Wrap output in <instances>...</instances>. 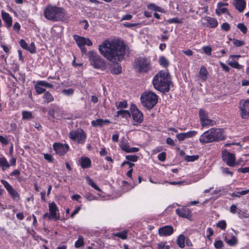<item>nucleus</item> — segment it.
Here are the masks:
<instances>
[{"instance_id":"1","label":"nucleus","mask_w":249,"mask_h":249,"mask_svg":"<svg viewBox=\"0 0 249 249\" xmlns=\"http://www.w3.org/2000/svg\"><path fill=\"white\" fill-rule=\"evenodd\" d=\"M100 53L108 60L115 62L110 67L111 72L115 74L121 72L122 67L117 62L123 59L125 47L124 43L106 40L99 46Z\"/></svg>"},{"instance_id":"2","label":"nucleus","mask_w":249,"mask_h":249,"mask_svg":"<svg viewBox=\"0 0 249 249\" xmlns=\"http://www.w3.org/2000/svg\"><path fill=\"white\" fill-rule=\"evenodd\" d=\"M170 84V77L169 72L167 71H160L154 77L153 79L154 88L162 92L169 91Z\"/></svg>"},{"instance_id":"3","label":"nucleus","mask_w":249,"mask_h":249,"mask_svg":"<svg viewBox=\"0 0 249 249\" xmlns=\"http://www.w3.org/2000/svg\"><path fill=\"white\" fill-rule=\"evenodd\" d=\"M45 17L48 20L58 21L65 19V11L62 7L48 5L44 11Z\"/></svg>"},{"instance_id":"4","label":"nucleus","mask_w":249,"mask_h":249,"mask_svg":"<svg viewBox=\"0 0 249 249\" xmlns=\"http://www.w3.org/2000/svg\"><path fill=\"white\" fill-rule=\"evenodd\" d=\"M142 105L147 109L152 108L158 102V96L152 91L145 92L141 96Z\"/></svg>"},{"instance_id":"5","label":"nucleus","mask_w":249,"mask_h":249,"mask_svg":"<svg viewBox=\"0 0 249 249\" xmlns=\"http://www.w3.org/2000/svg\"><path fill=\"white\" fill-rule=\"evenodd\" d=\"M90 65L94 68L103 69L105 67L104 60L94 51L87 53Z\"/></svg>"},{"instance_id":"6","label":"nucleus","mask_w":249,"mask_h":249,"mask_svg":"<svg viewBox=\"0 0 249 249\" xmlns=\"http://www.w3.org/2000/svg\"><path fill=\"white\" fill-rule=\"evenodd\" d=\"M73 38L75 40L78 46L80 48L82 55H83L87 53V50L85 47V45L90 46L92 45V42L89 39L85 37L79 36L77 35L73 36Z\"/></svg>"},{"instance_id":"7","label":"nucleus","mask_w":249,"mask_h":249,"mask_svg":"<svg viewBox=\"0 0 249 249\" xmlns=\"http://www.w3.org/2000/svg\"><path fill=\"white\" fill-rule=\"evenodd\" d=\"M49 210L50 214L46 213L44 214L43 219H48L50 220L53 219L55 220H57L59 219V213H58L59 210L56 204L53 202L49 204Z\"/></svg>"},{"instance_id":"8","label":"nucleus","mask_w":249,"mask_h":249,"mask_svg":"<svg viewBox=\"0 0 249 249\" xmlns=\"http://www.w3.org/2000/svg\"><path fill=\"white\" fill-rule=\"evenodd\" d=\"M69 136L71 140L80 144L84 143L87 137L86 133L82 129L71 131L70 132Z\"/></svg>"},{"instance_id":"9","label":"nucleus","mask_w":249,"mask_h":249,"mask_svg":"<svg viewBox=\"0 0 249 249\" xmlns=\"http://www.w3.org/2000/svg\"><path fill=\"white\" fill-rule=\"evenodd\" d=\"M136 68L140 72H146L150 69L149 62L147 58L144 57H139L136 61Z\"/></svg>"},{"instance_id":"10","label":"nucleus","mask_w":249,"mask_h":249,"mask_svg":"<svg viewBox=\"0 0 249 249\" xmlns=\"http://www.w3.org/2000/svg\"><path fill=\"white\" fill-rule=\"evenodd\" d=\"M238 107L242 119H246L249 118V100H241Z\"/></svg>"},{"instance_id":"11","label":"nucleus","mask_w":249,"mask_h":249,"mask_svg":"<svg viewBox=\"0 0 249 249\" xmlns=\"http://www.w3.org/2000/svg\"><path fill=\"white\" fill-rule=\"evenodd\" d=\"M200 120L202 126H213L215 122L208 118V114L203 109H200L199 111Z\"/></svg>"},{"instance_id":"12","label":"nucleus","mask_w":249,"mask_h":249,"mask_svg":"<svg viewBox=\"0 0 249 249\" xmlns=\"http://www.w3.org/2000/svg\"><path fill=\"white\" fill-rule=\"evenodd\" d=\"M222 158L223 160L229 166L234 167L235 165V155L231 153L227 150L222 152Z\"/></svg>"},{"instance_id":"13","label":"nucleus","mask_w":249,"mask_h":249,"mask_svg":"<svg viewBox=\"0 0 249 249\" xmlns=\"http://www.w3.org/2000/svg\"><path fill=\"white\" fill-rule=\"evenodd\" d=\"M131 112L132 118L135 122L138 123H141L142 122L143 115L134 105H132L131 106Z\"/></svg>"},{"instance_id":"14","label":"nucleus","mask_w":249,"mask_h":249,"mask_svg":"<svg viewBox=\"0 0 249 249\" xmlns=\"http://www.w3.org/2000/svg\"><path fill=\"white\" fill-rule=\"evenodd\" d=\"M0 181L13 199H18V194L7 181L1 179Z\"/></svg>"},{"instance_id":"15","label":"nucleus","mask_w":249,"mask_h":249,"mask_svg":"<svg viewBox=\"0 0 249 249\" xmlns=\"http://www.w3.org/2000/svg\"><path fill=\"white\" fill-rule=\"evenodd\" d=\"M210 133H212V137L214 139V142L219 141L224 139V135L222 129L220 128H212L210 129Z\"/></svg>"},{"instance_id":"16","label":"nucleus","mask_w":249,"mask_h":249,"mask_svg":"<svg viewBox=\"0 0 249 249\" xmlns=\"http://www.w3.org/2000/svg\"><path fill=\"white\" fill-rule=\"evenodd\" d=\"M53 149L56 153L60 155H64L69 149V146L68 144L59 143H55L53 145Z\"/></svg>"},{"instance_id":"17","label":"nucleus","mask_w":249,"mask_h":249,"mask_svg":"<svg viewBox=\"0 0 249 249\" xmlns=\"http://www.w3.org/2000/svg\"><path fill=\"white\" fill-rule=\"evenodd\" d=\"M158 232L160 236H168L174 232V229L171 226H164L159 229Z\"/></svg>"},{"instance_id":"18","label":"nucleus","mask_w":249,"mask_h":249,"mask_svg":"<svg viewBox=\"0 0 249 249\" xmlns=\"http://www.w3.org/2000/svg\"><path fill=\"white\" fill-rule=\"evenodd\" d=\"M212 133H210V130L204 132L199 138V141L202 144L212 142H214L213 139Z\"/></svg>"},{"instance_id":"19","label":"nucleus","mask_w":249,"mask_h":249,"mask_svg":"<svg viewBox=\"0 0 249 249\" xmlns=\"http://www.w3.org/2000/svg\"><path fill=\"white\" fill-rule=\"evenodd\" d=\"M176 213L181 217L188 218L191 217V212L189 209L184 207L177 209L176 210Z\"/></svg>"},{"instance_id":"20","label":"nucleus","mask_w":249,"mask_h":249,"mask_svg":"<svg viewBox=\"0 0 249 249\" xmlns=\"http://www.w3.org/2000/svg\"><path fill=\"white\" fill-rule=\"evenodd\" d=\"M233 5L239 12H242L246 7V1L244 0H233Z\"/></svg>"},{"instance_id":"21","label":"nucleus","mask_w":249,"mask_h":249,"mask_svg":"<svg viewBox=\"0 0 249 249\" xmlns=\"http://www.w3.org/2000/svg\"><path fill=\"white\" fill-rule=\"evenodd\" d=\"M2 19L5 22L7 28H10L12 25V18L10 15L3 11L1 12Z\"/></svg>"},{"instance_id":"22","label":"nucleus","mask_w":249,"mask_h":249,"mask_svg":"<svg viewBox=\"0 0 249 249\" xmlns=\"http://www.w3.org/2000/svg\"><path fill=\"white\" fill-rule=\"evenodd\" d=\"M204 20L206 21L207 26L210 28H215L218 25L217 20L210 17H206L204 18Z\"/></svg>"},{"instance_id":"23","label":"nucleus","mask_w":249,"mask_h":249,"mask_svg":"<svg viewBox=\"0 0 249 249\" xmlns=\"http://www.w3.org/2000/svg\"><path fill=\"white\" fill-rule=\"evenodd\" d=\"M80 163L82 168L86 169L90 167L91 161L88 157H82L80 159Z\"/></svg>"},{"instance_id":"24","label":"nucleus","mask_w":249,"mask_h":249,"mask_svg":"<svg viewBox=\"0 0 249 249\" xmlns=\"http://www.w3.org/2000/svg\"><path fill=\"white\" fill-rule=\"evenodd\" d=\"M224 3L219 2L217 4V9L215 10L216 14L220 16L222 13H226L227 15H229L228 10L227 8H224Z\"/></svg>"},{"instance_id":"25","label":"nucleus","mask_w":249,"mask_h":249,"mask_svg":"<svg viewBox=\"0 0 249 249\" xmlns=\"http://www.w3.org/2000/svg\"><path fill=\"white\" fill-rule=\"evenodd\" d=\"M106 123L109 124L110 121L107 119L103 120L102 119H98L91 122L92 125L94 127L98 126H102Z\"/></svg>"},{"instance_id":"26","label":"nucleus","mask_w":249,"mask_h":249,"mask_svg":"<svg viewBox=\"0 0 249 249\" xmlns=\"http://www.w3.org/2000/svg\"><path fill=\"white\" fill-rule=\"evenodd\" d=\"M225 241L230 246L235 245L237 242L235 236L233 235L229 236V235L225 236Z\"/></svg>"},{"instance_id":"27","label":"nucleus","mask_w":249,"mask_h":249,"mask_svg":"<svg viewBox=\"0 0 249 249\" xmlns=\"http://www.w3.org/2000/svg\"><path fill=\"white\" fill-rule=\"evenodd\" d=\"M208 71L206 68L204 66H201L200 69L199 76L203 81H205L207 77Z\"/></svg>"},{"instance_id":"28","label":"nucleus","mask_w":249,"mask_h":249,"mask_svg":"<svg viewBox=\"0 0 249 249\" xmlns=\"http://www.w3.org/2000/svg\"><path fill=\"white\" fill-rule=\"evenodd\" d=\"M0 166L2 171H5L10 167V164L4 157L0 158Z\"/></svg>"},{"instance_id":"29","label":"nucleus","mask_w":249,"mask_h":249,"mask_svg":"<svg viewBox=\"0 0 249 249\" xmlns=\"http://www.w3.org/2000/svg\"><path fill=\"white\" fill-rule=\"evenodd\" d=\"M43 98L45 102L49 103L53 101L54 99L52 95L49 92L47 91L45 92L43 95Z\"/></svg>"},{"instance_id":"30","label":"nucleus","mask_w":249,"mask_h":249,"mask_svg":"<svg viewBox=\"0 0 249 249\" xmlns=\"http://www.w3.org/2000/svg\"><path fill=\"white\" fill-rule=\"evenodd\" d=\"M185 237L183 235H180L177 240V242L178 246L183 248L185 246L184 242H185Z\"/></svg>"},{"instance_id":"31","label":"nucleus","mask_w":249,"mask_h":249,"mask_svg":"<svg viewBox=\"0 0 249 249\" xmlns=\"http://www.w3.org/2000/svg\"><path fill=\"white\" fill-rule=\"evenodd\" d=\"M22 118L23 120H29L33 118L32 113L28 111H23L22 112Z\"/></svg>"},{"instance_id":"32","label":"nucleus","mask_w":249,"mask_h":249,"mask_svg":"<svg viewBox=\"0 0 249 249\" xmlns=\"http://www.w3.org/2000/svg\"><path fill=\"white\" fill-rule=\"evenodd\" d=\"M117 113L118 116H121L123 118H127L130 117V113L128 110H120L118 111Z\"/></svg>"},{"instance_id":"33","label":"nucleus","mask_w":249,"mask_h":249,"mask_svg":"<svg viewBox=\"0 0 249 249\" xmlns=\"http://www.w3.org/2000/svg\"><path fill=\"white\" fill-rule=\"evenodd\" d=\"M159 63L164 67H167L169 65L168 60L164 56H161L159 59Z\"/></svg>"},{"instance_id":"34","label":"nucleus","mask_w":249,"mask_h":249,"mask_svg":"<svg viewBox=\"0 0 249 249\" xmlns=\"http://www.w3.org/2000/svg\"><path fill=\"white\" fill-rule=\"evenodd\" d=\"M38 85H40L41 87L52 88L53 85L50 83L47 82L45 81H39L36 82Z\"/></svg>"},{"instance_id":"35","label":"nucleus","mask_w":249,"mask_h":249,"mask_svg":"<svg viewBox=\"0 0 249 249\" xmlns=\"http://www.w3.org/2000/svg\"><path fill=\"white\" fill-rule=\"evenodd\" d=\"M84 245V240L82 236H80L78 237V239L75 243V248H79Z\"/></svg>"},{"instance_id":"36","label":"nucleus","mask_w":249,"mask_h":249,"mask_svg":"<svg viewBox=\"0 0 249 249\" xmlns=\"http://www.w3.org/2000/svg\"><path fill=\"white\" fill-rule=\"evenodd\" d=\"M147 7L149 10H151L154 11L161 12L162 10L161 8L158 6H156L154 3L149 4Z\"/></svg>"},{"instance_id":"37","label":"nucleus","mask_w":249,"mask_h":249,"mask_svg":"<svg viewBox=\"0 0 249 249\" xmlns=\"http://www.w3.org/2000/svg\"><path fill=\"white\" fill-rule=\"evenodd\" d=\"M228 64L232 68H236L237 69H241V66L239 64L238 62L235 60L230 61L228 62Z\"/></svg>"},{"instance_id":"38","label":"nucleus","mask_w":249,"mask_h":249,"mask_svg":"<svg viewBox=\"0 0 249 249\" xmlns=\"http://www.w3.org/2000/svg\"><path fill=\"white\" fill-rule=\"evenodd\" d=\"M127 106V103L126 101H124L123 102H119L116 103V107L117 109L122 108H125Z\"/></svg>"},{"instance_id":"39","label":"nucleus","mask_w":249,"mask_h":249,"mask_svg":"<svg viewBox=\"0 0 249 249\" xmlns=\"http://www.w3.org/2000/svg\"><path fill=\"white\" fill-rule=\"evenodd\" d=\"M198 158V155L187 156L185 158V160L188 162H192L197 160Z\"/></svg>"},{"instance_id":"40","label":"nucleus","mask_w":249,"mask_h":249,"mask_svg":"<svg viewBox=\"0 0 249 249\" xmlns=\"http://www.w3.org/2000/svg\"><path fill=\"white\" fill-rule=\"evenodd\" d=\"M35 88L38 94H40L45 92L46 89L43 88L40 85H38L37 83L35 85Z\"/></svg>"},{"instance_id":"41","label":"nucleus","mask_w":249,"mask_h":249,"mask_svg":"<svg viewBox=\"0 0 249 249\" xmlns=\"http://www.w3.org/2000/svg\"><path fill=\"white\" fill-rule=\"evenodd\" d=\"M237 27L244 34L247 33L248 29L247 26L243 23H239L237 25Z\"/></svg>"},{"instance_id":"42","label":"nucleus","mask_w":249,"mask_h":249,"mask_svg":"<svg viewBox=\"0 0 249 249\" xmlns=\"http://www.w3.org/2000/svg\"><path fill=\"white\" fill-rule=\"evenodd\" d=\"M114 235L122 239H125L127 238V232L125 231L117 232Z\"/></svg>"},{"instance_id":"43","label":"nucleus","mask_w":249,"mask_h":249,"mask_svg":"<svg viewBox=\"0 0 249 249\" xmlns=\"http://www.w3.org/2000/svg\"><path fill=\"white\" fill-rule=\"evenodd\" d=\"M197 131L193 130V131H190L186 133H183L184 134L185 138H189L194 137L197 134Z\"/></svg>"},{"instance_id":"44","label":"nucleus","mask_w":249,"mask_h":249,"mask_svg":"<svg viewBox=\"0 0 249 249\" xmlns=\"http://www.w3.org/2000/svg\"><path fill=\"white\" fill-rule=\"evenodd\" d=\"M120 147L122 150L127 153H128L130 147L128 145V144L125 143L124 142H122L120 144Z\"/></svg>"},{"instance_id":"45","label":"nucleus","mask_w":249,"mask_h":249,"mask_svg":"<svg viewBox=\"0 0 249 249\" xmlns=\"http://www.w3.org/2000/svg\"><path fill=\"white\" fill-rule=\"evenodd\" d=\"M221 170L223 174L229 175L231 177L233 175V172L230 171L229 169L227 167H221Z\"/></svg>"},{"instance_id":"46","label":"nucleus","mask_w":249,"mask_h":249,"mask_svg":"<svg viewBox=\"0 0 249 249\" xmlns=\"http://www.w3.org/2000/svg\"><path fill=\"white\" fill-rule=\"evenodd\" d=\"M126 159L128 161L136 162L137 161L138 157L136 155H127L126 156Z\"/></svg>"},{"instance_id":"47","label":"nucleus","mask_w":249,"mask_h":249,"mask_svg":"<svg viewBox=\"0 0 249 249\" xmlns=\"http://www.w3.org/2000/svg\"><path fill=\"white\" fill-rule=\"evenodd\" d=\"M233 44L236 47H240L245 44L244 41L239 40L237 39H233Z\"/></svg>"},{"instance_id":"48","label":"nucleus","mask_w":249,"mask_h":249,"mask_svg":"<svg viewBox=\"0 0 249 249\" xmlns=\"http://www.w3.org/2000/svg\"><path fill=\"white\" fill-rule=\"evenodd\" d=\"M89 180V184L91 185L92 187H93L95 190L100 191V189L98 187V186L93 181V180L90 179L89 178H88Z\"/></svg>"},{"instance_id":"49","label":"nucleus","mask_w":249,"mask_h":249,"mask_svg":"<svg viewBox=\"0 0 249 249\" xmlns=\"http://www.w3.org/2000/svg\"><path fill=\"white\" fill-rule=\"evenodd\" d=\"M226 223L224 220H221L217 224V226L222 230H224L226 227Z\"/></svg>"},{"instance_id":"50","label":"nucleus","mask_w":249,"mask_h":249,"mask_svg":"<svg viewBox=\"0 0 249 249\" xmlns=\"http://www.w3.org/2000/svg\"><path fill=\"white\" fill-rule=\"evenodd\" d=\"M168 22L169 23H180L182 22L181 20L177 18H170L168 20Z\"/></svg>"},{"instance_id":"51","label":"nucleus","mask_w":249,"mask_h":249,"mask_svg":"<svg viewBox=\"0 0 249 249\" xmlns=\"http://www.w3.org/2000/svg\"><path fill=\"white\" fill-rule=\"evenodd\" d=\"M203 52L208 55H211L212 52V48L210 46H205L202 48Z\"/></svg>"},{"instance_id":"52","label":"nucleus","mask_w":249,"mask_h":249,"mask_svg":"<svg viewBox=\"0 0 249 249\" xmlns=\"http://www.w3.org/2000/svg\"><path fill=\"white\" fill-rule=\"evenodd\" d=\"M214 246L216 249H219L223 246V244L222 241L217 240L215 242Z\"/></svg>"},{"instance_id":"53","label":"nucleus","mask_w":249,"mask_h":249,"mask_svg":"<svg viewBox=\"0 0 249 249\" xmlns=\"http://www.w3.org/2000/svg\"><path fill=\"white\" fill-rule=\"evenodd\" d=\"M28 50L31 53H35L36 52V47L35 46V44L34 42H32L29 47L28 48Z\"/></svg>"},{"instance_id":"54","label":"nucleus","mask_w":249,"mask_h":249,"mask_svg":"<svg viewBox=\"0 0 249 249\" xmlns=\"http://www.w3.org/2000/svg\"><path fill=\"white\" fill-rule=\"evenodd\" d=\"M166 153L164 152L159 154L158 155V159L161 161H164L166 159Z\"/></svg>"},{"instance_id":"55","label":"nucleus","mask_w":249,"mask_h":249,"mask_svg":"<svg viewBox=\"0 0 249 249\" xmlns=\"http://www.w3.org/2000/svg\"><path fill=\"white\" fill-rule=\"evenodd\" d=\"M44 157L46 160H48L50 162H52L53 161V158L52 156L50 154H44Z\"/></svg>"},{"instance_id":"56","label":"nucleus","mask_w":249,"mask_h":249,"mask_svg":"<svg viewBox=\"0 0 249 249\" xmlns=\"http://www.w3.org/2000/svg\"><path fill=\"white\" fill-rule=\"evenodd\" d=\"M221 28L222 30L225 31H228L230 29V26L229 24H228L227 22H225L222 24L221 26Z\"/></svg>"},{"instance_id":"57","label":"nucleus","mask_w":249,"mask_h":249,"mask_svg":"<svg viewBox=\"0 0 249 249\" xmlns=\"http://www.w3.org/2000/svg\"><path fill=\"white\" fill-rule=\"evenodd\" d=\"M62 92L67 95H72L73 93V90L71 89H63Z\"/></svg>"},{"instance_id":"58","label":"nucleus","mask_w":249,"mask_h":249,"mask_svg":"<svg viewBox=\"0 0 249 249\" xmlns=\"http://www.w3.org/2000/svg\"><path fill=\"white\" fill-rule=\"evenodd\" d=\"M19 43H20V45L21 46V47L22 48H23L24 49L28 50V46L27 43H26V42L23 39H21Z\"/></svg>"},{"instance_id":"59","label":"nucleus","mask_w":249,"mask_h":249,"mask_svg":"<svg viewBox=\"0 0 249 249\" xmlns=\"http://www.w3.org/2000/svg\"><path fill=\"white\" fill-rule=\"evenodd\" d=\"M176 137L179 141H182L186 139L183 133H180L176 135Z\"/></svg>"},{"instance_id":"60","label":"nucleus","mask_w":249,"mask_h":249,"mask_svg":"<svg viewBox=\"0 0 249 249\" xmlns=\"http://www.w3.org/2000/svg\"><path fill=\"white\" fill-rule=\"evenodd\" d=\"M0 142L2 144L5 145H6L8 143V140L7 139L2 136H0Z\"/></svg>"},{"instance_id":"61","label":"nucleus","mask_w":249,"mask_h":249,"mask_svg":"<svg viewBox=\"0 0 249 249\" xmlns=\"http://www.w3.org/2000/svg\"><path fill=\"white\" fill-rule=\"evenodd\" d=\"M238 172L243 173H249V167H246L244 168H241L238 169Z\"/></svg>"},{"instance_id":"62","label":"nucleus","mask_w":249,"mask_h":249,"mask_svg":"<svg viewBox=\"0 0 249 249\" xmlns=\"http://www.w3.org/2000/svg\"><path fill=\"white\" fill-rule=\"evenodd\" d=\"M80 209H81V207L78 206V207H76V209H75V210H74L73 211V212L71 213V218H73L74 216V215L79 212V211L80 210Z\"/></svg>"},{"instance_id":"63","label":"nucleus","mask_w":249,"mask_h":249,"mask_svg":"<svg viewBox=\"0 0 249 249\" xmlns=\"http://www.w3.org/2000/svg\"><path fill=\"white\" fill-rule=\"evenodd\" d=\"M20 174V171L18 169L14 170L10 174L11 176H18Z\"/></svg>"},{"instance_id":"64","label":"nucleus","mask_w":249,"mask_h":249,"mask_svg":"<svg viewBox=\"0 0 249 249\" xmlns=\"http://www.w3.org/2000/svg\"><path fill=\"white\" fill-rule=\"evenodd\" d=\"M158 249H169V246H165L163 243H160L159 244Z\"/></svg>"}]
</instances>
